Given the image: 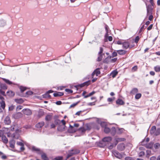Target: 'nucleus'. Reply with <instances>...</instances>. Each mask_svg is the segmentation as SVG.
I'll return each mask as SVG.
<instances>
[{
	"instance_id": "nucleus-61",
	"label": "nucleus",
	"mask_w": 160,
	"mask_h": 160,
	"mask_svg": "<svg viewBox=\"0 0 160 160\" xmlns=\"http://www.w3.org/2000/svg\"><path fill=\"white\" fill-rule=\"evenodd\" d=\"M117 59H118L117 58H115L112 59L111 60V62H112V63L115 62L117 60Z\"/></svg>"
},
{
	"instance_id": "nucleus-23",
	"label": "nucleus",
	"mask_w": 160,
	"mask_h": 160,
	"mask_svg": "<svg viewBox=\"0 0 160 160\" xmlns=\"http://www.w3.org/2000/svg\"><path fill=\"white\" fill-rule=\"evenodd\" d=\"M156 127L155 126H153L151 129L150 130V133L151 134H155L156 131Z\"/></svg>"
},
{
	"instance_id": "nucleus-58",
	"label": "nucleus",
	"mask_w": 160,
	"mask_h": 160,
	"mask_svg": "<svg viewBox=\"0 0 160 160\" xmlns=\"http://www.w3.org/2000/svg\"><path fill=\"white\" fill-rule=\"evenodd\" d=\"M72 155H73L72 153V152H71V151H70L69 152V153L67 155V158H69L70 157L72 156Z\"/></svg>"
},
{
	"instance_id": "nucleus-44",
	"label": "nucleus",
	"mask_w": 160,
	"mask_h": 160,
	"mask_svg": "<svg viewBox=\"0 0 160 160\" xmlns=\"http://www.w3.org/2000/svg\"><path fill=\"white\" fill-rule=\"evenodd\" d=\"M101 126L102 127L105 128V127H107V123L106 122H102L101 123Z\"/></svg>"
},
{
	"instance_id": "nucleus-14",
	"label": "nucleus",
	"mask_w": 160,
	"mask_h": 160,
	"mask_svg": "<svg viewBox=\"0 0 160 160\" xmlns=\"http://www.w3.org/2000/svg\"><path fill=\"white\" fill-rule=\"evenodd\" d=\"M15 143L14 140L12 139L10 140L9 142L10 147L11 148H14L15 147Z\"/></svg>"
},
{
	"instance_id": "nucleus-4",
	"label": "nucleus",
	"mask_w": 160,
	"mask_h": 160,
	"mask_svg": "<svg viewBox=\"0 0 160 160\" xmlns=\"http://www.w3.org/2000/svg\"><path fill=\"white\" fill-rule=\"evenodd\" d=\"M0 99L1 100V101L0 102V109H4L5 107V102L4 101V98L0 94Z\"/></svg>"
},
{
	"instance_id": "nucleus-54",
	"label": "nucleus",
	"mask_w": 160,
	"mask_h": 160,
	"mask_svg": "<svg viewBox=\"0 0 160 160\" xmlns=\"http://www.w3.org/2000/svg\"><path fill=\"white\" fill-rule=\"evenodd\" d=\"M54 122L56 124L58 125L61 123V121L59 119H57L55 120Z\"/></svg>"
},
{
	"instance_id": "nucleus-36",
	"label": "nucleus",
	"mask_w": 160,
	"mask_h": 160,
	"mask_svg": "<svg viewBox=\"0 0 160 160\" xmlns=\"http://www.w3.org/2000/svg\"><path fill=\"white\" fill-rule=\"evenodd\" d=\"M147 154L146 155V157L147 158H149V156L151 155V151L150 150H147L146 151Z\"/></svg>"
},
{
	"instance_id": "nucleus-42",
	"label": "nucleus",
	"mask_w": 160,
	"mask_h": 160,
	"mask_svg": "<svg viewBox=\"0 0 160 160\" xmlns=\"http://www.w3.org/2000/svg\"><path fill=\"white\" fill-rule=\"evenodd\" d=\"M160 146V144L159 143H155L154 145V147L156 149H158Z\"/></svg>"
},
{
	"instance_id": "nucleus-27",
	"label": "nucleus",
	"mask_w": 160,
	"mask_h": 160,
	"mask_svg": "<svg viewBox=\"0 0 160 160\" xmlns=\"http://www.w3.org/2000/svg\"><path fill=\"white\" fill-rule=\"evenodd\" d=\"M41 158L43 160H49L46 154L45 153H43L42 154Z\"/></svg>"
},
{
	"instance_id": "nucleus-29",
	"label": "nucleus",
	"mask_w": 160,
	"mask_h": 160,
	"mask_svg": "<svg viewBox=\"0 0 160 160\" xmlns=\"http://www.w3.org/2000/svg\"><path fill=\"white\" fill-rule=\"evenodd\" d=\"M8 95L10 97H13L14 95V93L11 91H8L7 92Z\"/></svg>"
},
{
	"instance_id": "nucleus-43",
	"label": "nucleus",
	"mask_w": 160,
	"mask_h": 160,
	"mask_svg": "<svg viewBox=\"0 0 160 160\" xmlns=\"http://www.w3.org/2000/svg\"><path fill=\"white\" fill-rule=\"evenodd\" d=\"M160 134V128H158L156 130L155 135L156 136H158Z\"/></svg>"
},
{
	"instance_id": "nucleus-16",
	"label": "nucleus",
	"mask_w": 160,
	"mask_h": 160,
	"mask_svg": "<svg viewBox=\"0 0 160 160\" xmlns=\"http://www.w3.org/2000/svg\"><path fill=\"white\" fill-rule=\"evenodd\" d=\"M125 139L123 138H117L114 139L115 141L117 144L119 142L124 141H125Z\"/></svg>"
},
{
	"instance_id": "nucleus-22",
	"label": "nucleus",
	"mask_w": 160,
	"mask_h": 160,
	"mask_svg": "<svg viewBox=\"0 0 160 160\" xmlns=\"http://www.w3.org/2000/svg\"><path fill=\"white\" fill-rule=\"evenodd\" d=\"M112 40V36H108L105 38H104V41L105 42H106L108 41H111Z\"/></svg>"
},
{
	"instance_id": "nucleus-48",
	"label": "nucleus",
	"mask_w": 160,
	"mask_h": 160,
	"mask_svg": "<svg viewBox=\"0 0 160 160\" xmlns=\"http://www.w3.org/2000/svg\"><path fill=\"white\" fill-rule=\"evenodd\" d=\"M91 81L90 80H89L87 81H86L83 83L85 85V86H88L91 83Z\"/></svg>"
},
{
	"instance_id": "nucleus-3",
	"label": "nucleus",
	"mask_w": 160,
	"mask_h": 160,
	"mask_svg": "<svg viewBox=\"0 0 160 160\" xmlns=\"http://www.w3.org/2000/svg\"><path fill=\"white\" fill-rule=\"evenodd\" d=\"M0 137L1 138L2 141L4 144H7L8 142V139L6 136L4 135L2 131L0 130Z\"/></svg>"
},
{
	"instance_id": "nucleus-57",
	"label": "nucleus",
	"mask_w": 160,
	"mask_h": 160,
	"mask_svg": "<svg viewBox=\"0 0 160 160\" xmlns=\"http://www.w3.org/2000/svg\"><path fill=\"white\" fill-rule=\"evenodd\" d=\"M112 57H114L117 56V52L115 51L113 52L112 53Z\"/></svg>"
},
{
	"instance_id": "nucleus-47",
	"label": "nucleus",
	"mask_w": 160,
	"mask_h": 160,
	"mask_svg": "<svg viewBox=\"0 0 160 160\" xmlns=\"http://www.w3.org/2000/svg\"><path fill=\"white\" fill-rule=\"evenodd\" d=\"M149 2L151 4L147 5V6H151V7L153 8L154 6V5L153 0H149Z\"/></svg>"
},
{
	"instance_id": "nucleus-39",
	"label": "nucleus",
	"mask_w": 160,
	"mask_h": 160,
	"mask_svg": "<svg viewBox=\"0 0 160 160\" xmlns=\"http://www.w3.org/2000/svg\"><path fill=\"white\" fill-rule=\"evenodd\" d=\"M16 118H20L22 116V114L21 112H18L15 115Z\"/></svg>"
},
{
	"instance_id": "nucleus-13",
	"label": "nucleus",
	"mask_w": 160,
	"mask_h": 160,
	"mask_svg": "<svg viewBox=\"0 0 160 160\" xmlns=\"http://www.w3.org/2000/svg\"><path fill=\"white\" fill-rule=\"evenodd\" d=\"M116 103L117 105H123L124 104V101L120 98H118L116 101Z\"/></svg>"
},
{
	"instance_id": "nucleus-53",
	"label": "nucleus",
	"mask_w": 160,
	"mask_h": 160,
	"mask_svg": "<svg viewBox=\"0 0 160 160\" xmlns=\"http://www.w3.org/2000/svg\"><path fill=\"white\" fill-rule=\"evenodd\" d=\"M26 95H30L33 94V92L31 91H29L27 92L26 93Z\"/></svg>"
},
{
	"instance_id": "nucleus-38",
	"label": "nucleus",
	"mask_w": 160,
	"mask_h": 160,
	"mask_svg": "<svg viewBox=\"0 0 160 160\" xmlns=\"http://www.w3.org/2000/svg\"><path fill=\"white\" fill-rule=\"evenodd\" d=\"M32 151H35L36 152H40V149L37 148L35 146H32Z\"/></svg>"
},
{
	"instance_id": "nucleus-24",
	"label": "nucleus",
	"mask_w": 160,
	"mask_h": 160,
	"mask_svg": "<svg viewBox=\"0 0 160 160\" xmlns=\"http://www.w3.org/2000/svg\"><path fill=\"white\" fill-rule=\"evenodd\" d=\"M105 53H104L103 54H98V57L97 58V61L98 62L101 61L103 58V56H104Z\"/></svg>"
},
{
	"instance_id": "nucleus-56",
	"label": "nucleus",
	"mask_w": 160,
	"mask_h": 160,
	"mask_svg": "<svg viewBox=\"0 0 160 160\" xmlns=\"http://www.w3.org/2000/svg\"><path fill=\"white\" fill-rule=\"evenodd\" d=\"M65 91L66 92H68L69 93H71L73 92L72 90L69 89H66Z\"/></svg>"
},
{
	"instance_id": "nucleus-20",
	"label": "nucleus",
	"mask_w": 160,
	"mask_h": 160,
	"mask_svg": "<svg viewBox=\"0 0 160 160\" xmlns=\"http://www.w3.org/2000/svg\"><path fill=\"white\" fill-rule=\"evenodd\" d=\"M53 95L55 97H59L63 96V93L62 92H58L53 93Z\"/></svg>"
},
{
	"instance_id": "nucleus-15",
	"label": "nucleus",
	"mask_w": 160,
	"mask_h": 160,
	"mask_svg": "<svg viewBox=\"0 0 160 160\" xmlns=\"http://www.w3.org/2000/svg\"><path fill=\"white\" fill-rule=\"evenodd\" d=\"M118 72L117 70H115L113 71L110 74V75L112 76L113 78H114L118 74Z\"/></svg>"
},
{
	"instance_id": "nucleus-12",
	"label": "nucleus",
	"mask_w": 160,
	"mask_h": 160,
	"mask_svg": "<svg viewBox=\"0 0 160 160\" xmlns=\"http://www.w3.org/2000/svg\"><path fill=\"white\" fill-rule=\"evenodd\" d=\"M138 92V89L137 88H134L130 91V94L132 95H133L137 94Z\"/></svg>"
},
{
	"instance_id": "nucleus-26",
	"label": "nucleus",
	"mask_w": 160,
	"mask_h": 160,
	"mask_svg": "<svg viewBox=\"0 0 160 160\" xmlns=\"http://www.w3.org/2000/svg\"><path fill=\"white\" fill-rule=\"evenodd\" d=\"M12 136L14 138L18 139L19 137V134L17 133L14 132L12 135Z\"/></svg>"
},
{
	"instance_id": "nucleus-51",
	"label": "nucleus",
	"mask_w": 160,
	"mask_h": 160,
	"mask_svg": "<svg viewBox=\"0 0 160 160\" xmlns=\"http://www.w3.org/2000/svg\"><path fill=\"white\" fill-rule=\"evenodd\" d=\"M125 160H135V159L133 158L129 157H127L125 158Z\"/></svg>"
},
{
	"instance_id": "nucleus-59",
	"label": "nucleus",
	"mask_w": 160,
	"mask_h": 160,
	"mask_svg": "<svg viewBox=\"0 0 160 160\" xmlns=\"http://www.w3.org/2000/svg\"><path fill=\"white\" fill-rule=\"evenodd\" d=\"M145 154V153L143 151H141L139 153V157H142L143 155H144Z\"/></svg>"
},
{
	"instance_id": "nucleus-28",
	"label": "nucleus",
	"mask_w": 160,
	"mask_h": 160,
	"mask_svg": "<svg viewBox=\"0 0 160 160\" xmlns=\"http://www.w3.org/2000/svg\"><path fill=\"white\" fill-rule=\"evenodd\" d=\"M6 25V22L3 19L0 20V26L3 27Z\"/></svg>"
},
{
	"instance_id": "nucleus-6",
	"label": "nucleus",
	"mask_w": 160,
	"mask_h": 160,
	"mask_svg": "<svg viewBox=\"0 0 160 160\" xmlns=\"http://www.w3.org/2000/svg\"><path fill=\"white\" fill-rule=\"evenodd\" d=\"M22 111L24 114L28 116L32 114L31 111L28 108L24 109Z\"/></svg>"
},
{
	"instance_id": "nucleus-34",
	"label": "nucleus",
	"mask_w": 160,
	"mask_h": 160,
	"mask_svg": "<svg viewBox=\"0 0 160 160\" xmlns=\"http://www.w3.org/2000/svg\"><path fill=\"white\" fill-rule=\"evenodd\" d=\"M3 80L6 83L9 85L12 84V82L8 79L5 78H3Z\"/></svg>"
},
{
	"instance_id": "nucleus-9",
	"label": "nucleus",
	"mask_w": 160,
	"mask_h": 160,
	"mask_svg": "<svg viewBox=\"0 0 160 160\" xmlns=\"http://www.w3.org/2000/svg\"><path fill=\"white\" fill-rule=\"evenodd\" d=\"M153 142H151L148 143H146L144 144V145L145 146V147L149 149H152L153 148Z\"/></svg>"
},
{
	"instance_id": "nucleus-64",
	"label": "nucleus",
	"mask_w": 160,
	"mask_h": 160,
	"mask_svg": "<svg viewBox=\"0 0 160 160\" xmlns=\"http://www.w3.org/2000/svg\"><path fill=\"white\" fill-rule=\"evenodd\" d=\"M153 26V24H151L147 28V30L148 31L150 30L152 28Z\"/></svg>"
},
{
	"instance_id": "nucleus-25",
	"label": "nucleus",
	"mask_w": 160,
	"mask_h": 160,
	"mask_svg": "<svg viewBox=\"0 0 160 160\" xmlns=\"http://www.w3.org/2000/svg\"><path fill=\"white\" fill-rule=\"evenodd\" d=\"M117 52L120 55H123L126 53V51L122 50H117Z\"/></svg>"
},
{
	"instance_id": "nucleus-10",
	"label": "nucleus",
	"mask_w": 160,
	"mask_h": 160,
	"mask_svg": "<svg viewBox=\"0 0 160 160\" xmlns=\"http://www.w3.org/2000/svg\"><path fill=\"white\" fill-rule=\"evenodd\" d=\"M4 122L5 124L9 125L11 122L10 118L9 116H7L4 119Z\"/></svg>"
},
{
	"instance_id": "nucleus-40",
	"label": "nucleus",
	"mask_w": 160,
	"mask_h": 160,
	"mask_svg": "<svg viewBox=\"0 0 160 160\" xmlns=\"http://www.w3.org/2000/svg\"><path fill=\"white\" fill-rule=\"evenodd\" d=\"M43 97V98H50L51 97V96L48 94L46 92L44 94L42 95Z\"/></svg>"
},
{
	"instance_id": "nucleus-8",
	"label": "nucleus",
	"mask_w": 160,
	"mask_h": 160,
	"mask_svg": "<svg viewBox=\"0 0 160 160\" xmlns=\"http://www.w3.org/2000/svg\"><path fill=\"white\" fill-rule=\"evenodd\" d=\"M113 153L114 155L118 158L121 159L122 158V154L116 151H113Z\"/></svg>"
},
{
	"instance_id": "nucleus-17",
	"label": "nucleus",
	"mask_w": 160,
	"mask_h": 160,
	"mask_svg": "<svg viewBox=\"0 0 160 160\" xmlns=\"http://www.w3.org/2000/svg\"><path fill=\"white\" fill-rule=\"evenodd\" d=\"M110 132L112 136H114L116 133V129L114 127H112L110 129Z\"/></svg>"
},
{
	"instance_id": "nucleus-7",
	"label": "nucleus",
	"mask_w": 160,
	"mask_h": 160,
	"mask_svg": "<svg viewBox=\"0 0 160 160\" xmlns=\"http://www.w3.org/2000/svg\"><path fill=\"white\" fill-rule=\"evenodd\" d=\"M117 145V144H116V143L115 141L114 143H111V142H110L109 143V144H108L106 146H108V148L109 149H111L112 148H113L116 147Z\"/></svg>"
},
{
	"instance_id": "nucleus-18",
	"label": "nucleus",
	"mask_w": 160,
	"mask_h": 160,
	"mask_svg": "<svg viewBox=\"0 0 160 160\" xmlns=\"http://www.w3.org/2000/svg\"><path fill=\"white\" fill-rule=\"evenodd\" d=\"M129 46V43L128 42H125L123 43L122 46L123 48L127 49Z\"/></svg>"
},
{
	"instance_id": "nucleus-37",
	"label": "nucleus",
	"mask_w": 160,
	"mask_h": 160,
	"mask_svg": "<svg viewBox=\"0 0 160 160\" xmlns=\"http://www.w3.org/2000/svg\"><path fill=\"white\" fill-rule=\"evenodd\" d=\"M142 95L140 93H138L136 94L135 96V98L136 99H138L141 98Z\"/></svg>"
},
{
	"instance_id": "nucleus-1",
	"label": "nucleus",
	"mask_w": 160,
	"mask_h": 160,
	"mask_svg": "<svg viewBox=\"0 0 160 160\" xmlns=\"http://www.w3.org/2000/svg\"><path fill=\"white\" fill-rule=\"evenodd\" d=\"M112 138L111 137H107L104 138L102 141L100 142L98 145L100 147H104L111 142Z\"/></svg>"
},
{
	"instance_id": "nucleus-11",
	"label": "nucleus",
	"mask_w": 160,
	"mask_h": 160,
	"mask_svg": "<svg viewBox=\"0 0 160 160\" xmlns=\"http://www.w3.org/2000/svg\"><path fill=\"white\" fill-rule=\"evenodd\" d=\"M125 145L123 143L119 144L117 146L118 149L120 151H122L125 149Z\"/></svg>"
},
{
	"instance_id": "nucleus-63",
	"label": "nucleus",
	"mask_w": 160,
	"mask_h": 160,
	"mask_svg": "<svg viewBox=\"0 0 160 160\" xmlns=\"http://www.w3.org/2000/svg\"><path fill=\"white\" fill-rule=\"evenodd\" d=\"M78 103V102H77L75 103H73L72 104V105H71V106H70V108L74 107L76 106Z\"/></svg>"
},
{
	"instance_id": "nucleus-50",
	"label": "nucleus",
	"mask_w": 160,
	"mask_h": 160,
	"mask_svg": "<svg viewBox=\"0 0 160 160\" xmlns=\"http://www.w3.org/2000/svg\"><path fill=\"white\" fill-rule=\"evenodd\" d=\"M103 48L102 47H100V51L99 52L98 54H103L104 53H103Z\"/></svg>"
},
{
	"instance_id": "nucleus-49",
	"label": "nucleus",
	"mask_w": 160,
	"mask_h": 160,
	"mask_svg": "<svg viewBox=\"0 0 160 160\" xmlns=\"http://www.w3.org/2000/svg\"><path fill=\"white\" fill-rule=\"evenodd\" d=\"M55 160H63V157L62 156H58L55 157L54 158Z\"/></svg>"
},
{
	"instance_id": "nucleus-55",
	"label": "nucleus",
	"mask_w": 160,
	"mask_h": 160,
	"mask_svg": "<svg viewBox=\"0 0 160 160\" xmlns=\"http://www.w3.org/2000/svg\"><path fill=\"white\" fill-rule=\"evenodd\" d=\"M0 86L2 89H7V87L4 84H1Z\"/></svg>"
},
{
	"instance_id": "nucleus-33",
	"label": "nucleus",
	"mask_w": 160,
	"mask_h": 160,
	"mask_svg": "<svg viewBox=\"0 0 160 160\" xmlns=\"http://www.w3.org/2000/svg\"><path fill=\"white\" fill-rule=\"evenodd\" d=\"M154 69L155 71L157 72H160V66H157L154 67Z\"/></svg>"
},
{
	"instance_id": "nucleus-30",
	"label": "nucleus",
	"mask_w": 160,
	"mask_h": 160,
	"mask_svg": "<svg viewBox=\"0 0 160 160\" xmlns=\"http://www.w3.org/2000/svg\"><path fill=\"white\" fill-rule=\"evenodd\" d=\"M104 132L106 133H108L110 132V129L108 127H105L104 129Z\"/></svg>"
},
{
	"instance_id": "nucleus-19",
	"label": "nucleus",
	"mask_w": 160,
	"mask_h": 160,
	"mask_svg": "<svg viewBox=\"0 0 160 160\" xmlns=\"http://www.w3.org/2000/svg\"><path fill=\"white\" fill-rule=\"evenodd\" d=\"M44 124V123L43 122H41L37 124L36 127L38 128H40L43 126Z\"/></svg>"
},
{
	"instance_id": "nucleus-41",
	"label": "nucleus",
	"mask_w": 160,
	"mask_h": 160,
	"mask_svg": "<svg viewBox=\"0 0 160 160\" xmlns=\"http://www.w3.org/2000/svg\"><path fill=\"white\" fill-rule=\"evenodd\" d=\"M71 152H72V155L77 154L79 152V151L78 150H72Z\"/></svg>"
},
{
	"instance_id": "nucleus-46",
	"label": "nucleus",
	"mask_w": 160,
	"mask_h": 160,
	"mask_svg": "<svg viewBox=\"0 0 160 160\" xmlns=\"http://www.w3.org/2000/svg\"><path fill=\"white\" fill-rule=\"evenodd\" d=\"M19 88L21 90V92H23L24 91H25L26 89V87L22 86L20 87Z\"/></svg>"
},
{
	"instance_id": "nucleus-5",
	"label": "nucleus",
	"mask_w": 160,
	"mask_h": 160,
	"mask_svg": "<svg viewBox=\"0 0 160 160\" xmlns=\"http://www.w3.org/2000/svg\"><path fill=\"white\" fill-rule=\"evenodd\" d=\"M146 6L147 11V15H149L152 14V10L153 8L151 7V6H147V4L146 3Z\"/></svg>"
},
{
	"instance_id": "nucleus-60",
	"label": "nucleus",
	"mask_w": 160,
	"mask_h": 160,
	"mask_svg": "<svg viewBox=\"0 0 160 160\" xmlns=\"http://www.w3.org/2000/svg\"><path fill=\"white\" fill-rule=\"evenodd\" d=\"M17 144L18 145L20 146H24V144L22 142H17Z\"/></svg>"
},
{
	"instance_id": "nucleus-32",
	"label": "nucleus",
	"mask_w": 160,
	"mask_h": 160,
	"mask_svg": "<svg viewBox=\"0 0 160 160\" xmlns=\"http://www.w3.org/2000/svg\"><path fill=\"white\" fill-rule=\"evenodd\" d=\"M149 141V138H147L146 139H144L142 142H141V144L142 145H144V144H145V143H144V142H148Z\"/></svg>"
},
{
	"instance_id": "nucleus-2",
	"label": "nucleus",
	"mask_w": 160,
	"mask_h": 160,
	"mask_svg": "<svg viewBox=\"0 0 160 160\" xmlns=\"http://www.w3.org/2000/svg\"><path fill=\"white\" fill-rule=\"evenodd\" d=\"M79 125L78 123H74L73 126L70 124L68 130V132L70 133H73L76 132L77 129L74 128V127L77 128L79 127Z\"/></svg>"
},
{
	"instance_id": "nucleus-62",
	"label": "nucleus",
	"mask_w": 160,
	"mask_h": 160,
	"mask_svg": "<svg viewBox=\"0 0 160 160\" xmlns=\"http://www.w3.org/2000/svg\"><path fill=\"white\" fill-rule=\"evenodd\" d=\"M138 69V67L137 66H135L132 68V70L134 71H135L137 70Z\"/></svg>"
},
{
	"instance_id": "nucleus-52",
	"label": "nucleus",
	"mask_w": 160,
	"mask_h": 160,
	"mask_svg": "<svg viewBox=\"0 0 160 160\" xmlns=\"http://www.w3.org/2000/svg\"><path fill=\"white\" fill-rule=\"evenodd\" d=\"M109 62V59L108 58H107V57L103 61V63H108Z\"/></svg>"
},
{
	"instance_id": "nucleus-21",
	"label": "nucleus",
	"mask_w": 160,
	"mask_h": 160,
	"mask_svg": "<svg viewBox=\"0 0 160 160\" xmlns=\"http://www.w3.org/2000/svg\"><path fill=\"white\" fill-rule=\"evenodd\" d=\"M100 74V72L99 69H96L92 73V76H93L94 74H95L97 76Z\"/></svg>"
},
{
	"instance_id": "nucleus-35",
	"label": "nucleus",
	"mask_w": 160,
	"mask_h": 160,
	"mask_svg": "<svg viewBox=\"0 0 160 160\" xmlns=\"http://www.w3.org/2000/svg\"><path fill=\"white\" fill-rule=\"evenodd\" d=\"M51 119V116L50 115H47L45 118V120L47 121H49Z\"/></svg>"
},
{
	"instance_id": "nucleus-31",
	"label": "nucleus",
	"mask_w": 160,
	"mask_h": 160,
	"mask_svg": "<svg viewBox=\"0 0 160 160\" xmlns=\"http://www.w3.org/2000/svg\"><path fill=\"white\" fill-rule=\"evenodd\" d=\"M95 92L94 91H92V92L90 93L89 94H88L87 95H85L84 96V98H87L90 96H92V95H93V94H95Z\"/></svg>"
},
{
	"instance_id": "nucleus-45",
	"label": "nucleus",
	"mask_w": 160,
	"mask_h": 160,
	"mask_svg": "<svg viewBox=\"0 0 160 160\" xmlns=\"http://www.w3.org/2000/svg\"><path fill=\"white\" fill-rule=\"evenodd\" d=\"M140 39V38L138 36H137L135 38L134 41L135 42L137 43Z\"/></svg>"
}]
</instances>
